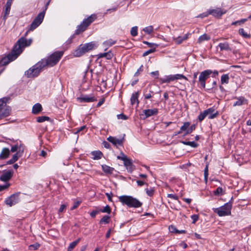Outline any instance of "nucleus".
Returning a JSON list of instances; mask_svg holds the SVG:
<instances>
[{
	"label": "nucleus",
	"instance_id": "obj_1",
	"mask_svg": "<svg viewBox=\"0 0 251 251\" xmlns=\"http://www.w3.org/2000/svg\"><path fill=\"white\" fill-rule=\"evenodd\" d=\"M96 18L97 16L95 14H92L87 18L84 19L82 23L79 25H77L75 33L68 39L66 41V44H71L72 42V40L74 38L75 35H78L86 30L87 27L95 21Z\"/></svg>",
	"mask_w": 251,
	"mask_h": 251
},
{
	"label": "nucleus",
	"instance_id": "obj_2",
	"mask_svg": "<svg viewBox=\"0 0 251 251\" xmlns=\"http://www.w3.org/2000/svg\"><path fill=\"white\" fill-rule=\"evenodd\" d=\"M63 51H56L50 54L47 58L42 59L41 61L44 67H53L56 65L63 55Z\"/></svg>",
	"mask_w": 251,
	"mask_h": 251
},
{
	"label": "nucleus",
	"instance_id": "obj_3",
	"mask_svg": "<svg viewBox=\"0 0 251 251\" xmlns=\"http://www.w3.org/2000/svg\"><path fill=\"white\" fill-rule=\"evenodd\" d=\"M32 42L31 39L27 40L25 37H22L14 45L12 50L19 56L23 51L25 47L29 46Z\"/></svg>",
	"mask_w": 251,
	"mask_h": 251
},
{
	"label": "nucleus",
	"instance_id": "obj_4",
	"mask_svg": "<svg viewBox=\"0 0 251 251\" xmlns=\"http://www.w3.org/2000/svg\"><path fill=\"white\" fill-rule=\"evenodd\" d=\"M119 200L123 205H126L130 208H139L143 204L142 202L131 196L123 195L119 197Z\"/></svg>",
	"mask_w": 251,
	"mask_h": 251
},
{
	"label": "nucleus",
	"instance_id": "obj_5",
	"mask_svg": "<svg viewBox=\"0 0 251 251\" xmlns=\"http://www.w3.org/2000/svg\"><path fill=\"white\" fill-rule=\"evenodd\" d=\"M50 1V0H49L46 4V8L45 10L47 9V8L49 5ZM45 11H43L38 14V15L35 17V18L33 20L31 24L30 25L28 30L25 33V36H26V35L27 34V32L29 31H32L34 30L42 23L45 17Z\"/></svg>",
	"mask_w": 251,
	"mask_h": 251
},
{
	"label": "nucleus",
	"instance_id": "obj_6",
	"mask_svg": "<svg viewBox=\"0 0 251 251\" xmlns=\"http://www.w3.org/2000/svg\"><path fill=\"white\" fill-rule=\"evenodd\" d=\"M9 98L3 97L0 99V120L9 116L11 112V108L6 105V103Z\"/></svg>",
	"mask_w": 251,
	"mask_h": 251
},
{
	"label": "nucleus",
	"instance_id": "obj_7",
	"mask_svg": "<svg viewBox=\"0 0 251 251\" xmlns=\"http://www.w3.org/2000/svg\"><path fill=\"white\" fill-rule=\"evenodd\" d=\"M41 61L25 72V75L28 78L37 77L44 68Z\"/></svg>",
	"mask_w": 251,
	"mask_h": 251
},
{
	"label": "nucleus",
	"instance_id": "obj_8",
	"mask_svg": "<svg viewBox=\"0 0 251 251\" xmlns=\"http://www.w3.org/2000/svg\"><path fill=\"white\" fill-rule=\"evenodd\" d=\"M232 202L229 201L219 208H213V212L220 217L229 215L231 214Z\"/></svg>",
	"mask_w": 251,
	"mask_h": 251
},
{
	"label": "nucleus",
	"instance_id": "obj_9",
	"mask_svg": "<svg viewBox=\"0 0 251 251\" xmlns=\"http://www.w3.org/2000/svg\"><path fill=\"white\" fill-rule=\"evenodd\" d=\"M213 73V76H215L218 75V72L216 70L212 72L211 70H206L200 73L199 77V82L201 85V86L203 88H205V81L209 77L210 75Z\"/></svg>",
	"mask_w": 251,
	"mask_h": 251
},
{
	"label": "nucleus",
	"instance_id": "obj_10",
	"mask_svg": "<svg viewBox=\"0 0 251 251\" xmlns=\"http://www.w3.org/2000/svg\"><path fill=\"white\" fill-rule=\"evenodd\" d=\"M18 57V56L15 53V51L11 50V52L6 56L1 58L0 60V65L1 66L6 65L10 62L15 60Z\"/></svg>",
	"mask_w": 251,
	"mask_h": 251
},
{
	"label": "nucleus",
	"instance_id": "obj_11",
	"mask_svg": "<svg viewBox=\"0 0 251 251\" xmlns=\"http://www.w3.org/2000/svg\"><path fill=\"white\" fill-rule=\"evenodd\" d=\"M20 192H17L10 195L5 200L4 203L10 207L16 204L20 201Z\"/></svg>",
	"mask_w": 251,
	"mask_h": 251
},
{
	"label": "nucleus",
	"instance_id": "obj_12",
	"mask_svg": "<svg viewBox=\"0 0 251 251\" xmlns=\"http://www.w3.org/2000/svg\"><path fill=\"white\" fill-rule=\"evenodd\" d=\"M160 91L157 92H154L151 88V87L150 85H148L144 90H143V97L144 100H150L152 98L154 95L156 94L160 93Z\"/></svg>",
	"mask_w": 251,
	"mask_h": 251
},
{
	"label": "nucleus",
	"instance_id": "obj_13",
	"mask_svg": "<svg viewBox=\"0 0 251 251\" xmlns=\"http://www.w3.org/2000/svg\"><path fill=\"white\" fill-rule=\"evenodd\" d=\"M13 176L12 170H4L0 176V180L3 182H7L11 179Z\"/></svg>",
	"mask_w": 251,
	"mask_h": 251
},
{
	"label": "nucleus",
	"instance_id": "obj_14",
	"mask_svg": "<svg viewBox=\"0 0 251 251\" xmlns=\"http://www.w3.org/2000/svg\"><path fill=\"white\" fill-rule=\"evenodd\" d=\"M79 46L82 49L84 54L92 50L97 47L96 44L95 42H91L88 43L81 44Z\"/></svg>",
	"mask_w": 251,
	"mask_h": 251
},
{
	"label": "nucleus",
	"instance_id": "obj_15",
	"mask_svg": "<svg viewBox=\"0 0 251 251\" xmlns=\"http://www.w3.org/2000/svg\"><path fill=\"white\" fill-rule=\"evenodd\" d=\"M209 14L212 15L215 17H221L223 14L226 13V11L222 9L221 8H216L215 9H208Z\"/></svg>",
	"mask_w": 251,
	"mask_h": 251
},
{
	"label": "nucleus",
	"instance_id": "obj_16",
	"mask_svg": "<svg viewBox=\"0 0 251 251\" xmlns=\"http://www.w3.org/2000/svg\"><path fill=\"white\" fill-rule=\"evenodd\" d=\"M204 112L206 116H208L209 119H214L219 115L218 111H215V109L214 107L209 108L204 110Z\"/></svg>",
	"mask_w": 251,
	"mask_h": 251
},
{
	"label": "nucleus",
	"instance_id": "obj_17",
	"mask_svg": "<svg viewBox=\"0 0 251 251\" xmlns=\"http://www.w3.org/2000/svg\"><path fill=\"white\" fill-rule=\"evenodd\" d=\"M143 113L141 115L144 116L143 119H145L151 116L156 115L158 113V110L157 108L145 109L143 111Z\"/></svg>",
	"mask_w": 251,
	"mask_h": 251
},
{
	"label": "nucleus",
	"instance_id": "obj_18",
	"mask_svg": "<svg viewBox=\"0 0 251 251\" xmlns=\"http://www.w3.org/2000/svg\"><path fill=\"white\" fill-rule=\"evenodd\" d=\"M107 140L111 143L113 145L117 146H123L125 141V138L123 137L122 139H118L115 137L110 136L107 138Z\"/></svg>",
	"mask_w": 251,
	"mask_h": 251
},
{
	"label": "nucleus",
	"instance_id": "obj_19",
	"mask_svg": "<svg viewBox=\"0 0 251 251\" xmlns=\"http://www.w3.org/2000/svg\"><path fill=\"white\" fill-rule=\"evenodd\" d=\"M77 100L80 102H91L97 100L95 97H90L88 95H83L78 97Z\"/></svg>",
	"mask_w": 251,
	"mask_h": 251
},
{
	"label": "nucleus",
	"instance_id": "obj_20",
	"mask_svg": "<svg viewBox=\"0 0 251 251\" xmlns=\"http://www.w3.org/2000/svg\"><path fill=\"white\" fill-rule=\"evenodd\" d=\"M25 147L23 145H20L19 147L18 151L14 154L12 157V159L15 162L17 161L19 158L21 157L24 152Z\"/></svg>",
	"mask_w": 251,
	"mask_h": 251
},
{
	"label": "nucleus",
	"instance_id": "obj_21",
	"mask_svg": "<svg viewBox=\"0 0 251 251\" xmlns=\"http://www.w3.org/2000/svg\"><path fill=\"white\" fill-rule=\"evenodd\" d=\"M219 48L220 51H231L232 48H231L229 44L227 42H224L220 43L217 46Z\"/></svg>",
	"mask_w": 251,
	"mask_h": 251
},
{
	"label": "nucleus",
	"instance_id": "obj_22",
	"mask_svg": "<svg viewBox=\"0 0 251 251\" xmlns=\"http://www.w3.org/2000/svg\"><path fill=\"white\" fill-rule=\"evenodd\" d=\"M190 33L185 34L183 36H178L176 38H174V41L176 44L179 45L181 44L183 41L187 40Z\"/></svg>",
	"mask_w": 251,
	"mask_h": 251
},
{
	"label": "nucleus",
	"instance_id": "obj_23",
	"mask_svg": "<svg viewBox=\"0 0 251 251\" xmlns=\"http://www.w3.org/2000/svg\"><path fill=\"white\" fill-rule=\"evenodd\" d=\"M160 80L162 83H168L175 80V76L174 75H166L164 77L161 78Z\"/></svg>",
	"mask_w": 251,
	"mask_h": 251
},
{
	"label": "nucleus",
	"instance_id": "obj_24",
	"mask_svg": "<svg viewBox=\"0 0 251 251\" xmlns=\"http://www.w3.org/2000/svg\"><path fill=\"white\" fill-rule=\"evenodd\" d=\"M235 99L237 100L233 103V106H241L247 103V100L244 97H235Z\"/></svg>",
	"mask_w": 251,
	"mask_h": 251
},
{
	"label": "nucleus",
	"instance_id": "obj_25",
	"mask_svg": "<svg viewBox=\"0 0 251 251\" xmlns=\"http://www.w3.org/2000/svg\"><path fill=\"white\" fill-rule=\"evenodd\" d=\"M10 154V150L7 148H4L0 154V159H5L8 157Z\"/></svg>",
	"mask_w": 251,
	"mask_h": 251
},
{
	"label": "nucleus",
	"instance_id": "obj_26",
	"mask_svg": "<svg viewBox=\"0 0 251 251\" xmlns=\"http://www.w3.org/2000/svg\"><path fill=\"white\" fill-rule=\"evenodd\" d=\"M98 58L105 57L107 59H111L113 56V54L111 51H109L107 52L100 53L98 54Z\"/></svg>",
	"mask_w": 251,
	"mask_h": 251
},
{
	"label": "nucleus",
	"instance_id": "obj_27",
	"mask_svg": "<svg viewBox=\"0 0 251 251\" xmlns=\"http://www.w3.org/2000/svg\"><path fill=\"white\" fill-rule=\"evenodd\" d=\"M125 166L130 172L133 170V164L131 160L128 159L127 157L124 161Z\"/></svg>",
	"mask_w": 251,
	"mask_h": 251
},
{
	"label": "nucleus",
	"instance_id": "obj_28",
	"mask_svg": "<svg viewBox=\"0 0 251 251\" xmlns=\"http://www.w3.org/2000/svg\"><path fill=\"white\" fill-rule=\"evenodd\" d=\"M42 110V106L39 103L34 104L32 107V113L34 114H38Z\"/></svg>",
	"mask_w": 251,
	"mask_h": 251
},
{
	"label": "nucleus",
	"instance_id": "obj_29",
	"mask_svg": "<svg viewBox=\"0 0 251 251\" xmlns=\"http://www.w3.org/2000/svg\"><path fill=\"white\" fill-rule=\"evenodd\" d=\"M139 95V92L138 91L135 92L132 94L130 98V102L132 105H133L135 102H137V104L139 103L138 100V97Z\"/></svg>",
	"mask_w": 251,
	"mask_h": 251
},
{
	"label": "nucleus",
	"instance_id": "obj_30",
	"mask_svg": "<svg viewBox=\"0 0 251 251\" xmlns=\"http://www.w3.org/2000/svg\"><path fill=\"white\" fill-rule=\"evenodd\" d=\"M84 54L82 49L79 46L73 52V55L75 57H79Z\"/></svg>",
	"mask_w": 251,
	"mask_h": 251
},
{
	"label": "nucleus",
	"instance_id": "obj_31",
	"mask_svg": "<svg viewBox=\"0 0 251 251\" xmlns=\"http://www.w3.org/2000/svg\"><path fill=\"white\" fill-rule=\"evenodd\" d=\"M101 167L102 171L106 174H111L113 173L114 170L113 168L108 166L106 165H103Z\"/></svg>",
	"mask_w": 251,
	"mask_h": 251
},
{
	"label": "nucleus",
	"instance_id": "obj_32",
	"mask_svg": "<svg viewBox=\"0 0 251 251\" xmlns=\"http://www.w3.org/2000/svg\"><path fill=\"white\" fill-rule=\"evenodd\" d=\"M210 39V36L208 35L207 34L205 33L201 36L198 39V43L199 44H201L203 42L205 41H208Z\"/></svg>",
	"mask_w": 251,
	"mask_h": 251
},
{
	"label": "nucleus",
	"instance_id": "obj_33",
	"mask_svg": "<svg viewBox=\"0 0 251 251\" xmlns=\"http://www.w3.org/2000/svg\"><path fill=\"white\" fill-rule=\"evenodd\" d=\"M92 154L93 155V158L94 160L100 159L103 155L102 153L100 151H93L92 152Z\"/></svg>",
	"mask_w": 251,
	"mask_h": 251
},
{
	"label": "nucleus",
	"instance_id": "obj_34",
	"mask_svg": "<svg viewBox=\"0 0 251 251\" xmlns=\"http://www.w3.org/2000/svg\"><path fill=\"white\" fill-rule=\"evenodd\" d=\"M80 241V238H78L75 241H74L71 243L68 248L67 251H72L73 249L75 247V246L77 245V244Z\"/></svg>",
	"mask_w": 251,
	"mask_h": 251
},
{
	"label": "nucleus",
	"instance_id": "obj_35",
	"mask_svg": "<svg viewBox=\"0 0 251 251\" xmlns=\"http://www.w3.org/2000/svg\"><path fill=\"white\" fill-rule=\"evenodd\" d=\"M180 142L185 145H188L190 146L193 148H197L198 147L199 144L197 143H196L194 141H181Z\"/></svg>",
	"mask_w": 251,
	"mask_h": 251
},
{
	"label": "nucleus",
	"instance_id": "obj_36",
	"mask_svg": "<svg viewBox=\"0 0 251 251\" xmlns=\"http://www.w3.org/2000/svg\"><path fill=\"white\" fill-rule=\"evenodd\" d=\"M110 220V216L109 215H104L99 222L100 224H107L109 223Z\"/></svg>",
	"mask_w": 251,
	"mask_h": 251
},
{
	"label": "nucleus",
	"instance_id": "obj_37",
	"mask_svg": "<svg viewBox=\"0 0 251 251\" xmlns=\"http://www.w3.org/2000/svg\"><path fill=\"white\" fill-rule=\"evenodd\" d=\"M229 75L228 74H224L222 75L221 78V82L222 84H228L229 82Z\"/></svg>",
	"mask_w": 251,
	"mask_h": 251
},
{
	"label": "nucleus",
	"instance_id": "obj_38",
	"mask_svg": "<svg viewBox=\"0 0 251 251\" xmlns=\"http://www.w3.org/2000/svg\"><path fill=\"white\" fill-rule=\"evenodd\" d=\"M46 121H51V119L46 116H39L36 118V121L38 123H43Z\"/></svg>",
	"mask_w": 251,
	"mask_h": 251
},
{
	"label": "nucleus",
	"instance_id": "obj_39",
	"mask_svg": "<svg viewBox=\"0 0 251 251\" xmlns=\"http://www.w3.org/2000/svg\"><path fill=\"white\" fill-rule=\"evenodd\" d=\"M116 43V41H114L111 39H110L103 42V45L106 47L112 46Z\"/></svg>",
	"mask_w": 251,
	"mask_h": 251
},
{
	"label": "nucleus",
	"instance_id": "obj_40",
	"mask_svg": "<svg viewBox=\"0 0 251 251\" xmlns=\"http://www.w3.org/2000/svg\"><path fill=\"white\" fill-rule=\"evenodd\" d=\"M239 34L245 38H250L251 37L250 34L246 32L243 28H240L239 29Z\"/></svg>",
	"mask_w": 251,
	"mask_h": 251
},
{
	"label": "nucleus",
	"instance_id": "obj_41",
	"mask_svg": "<svg viewBox=\"0 0 251 251\" xmlns=\"http://www.w3.org/2000/svg\"><path fill=\"white\" fill-rule=\"evenodd\" d=\"M99 211L100 212H101L102 213L110 214L111 212V209L108 205H107L103 209H100Z\"/></svg>",
	"mask_w": 251,
	"mask_h": 251
},
{
	"label": "nucleus",
	"instance_id": "obj_42",
	"mask_svg": "<svg viewBox=\"0 0 251 251\" xmlns=\"http://www.w3.org/2000/svg\"><path fill=\"white\" fill-rule=\"evenodd\" d=\"M196 127V126L195 124H193L191 126H189V127L188 128V130H187V131L185 133L184 135H186L191 133L194 130H195Z\"/></svg>",
	"mask_w": 251,
	"mask_h": 251
},
{
	"label": "nucleus",
	"instance_id": "obj_43",
	"mask_svg": "<svg viewBox=\"0 0 251 251\" xmlns=\"http://www.w3.org/2000/svg\"><path fill=\"white\" fill-rule=\"evenodd\" d=\"M208 166L206 165L204 170V177L205 183H207L208 181Z\"/></svg>",
	"mask_w": 251,
	"mask_h": 251
},
{
	"label": "nucleus",
	"instance_id": "obj_44",
	"mask_svg": "<svg viewBox=\"0 0 251 251\" xmlns=\"http://www.w3.org/2000/svg\"><path fill=\"white\" fill-rule=\"evenodd\" d=\"M130 34L133 37L137 36L138 34V27L136 26L132 27L130 30Z\"/></svg>",
	"mask_w": 251,
	"mask_h": 251
},
{
	"label": "nucleus",
	"instance_id": "obj_45",
	"mask_svg": "<svg viewBox=\"0 0 251 251\" xmlns=\"http://www.w3.org/2000/svg\"><path fill=\"white\" fill-rule=\"evenodd\" d=\"M190 126V123L187 122H185L183 126H182L180 127L181 130H183L184 131H185V132L187 131V130H188V127Z\"/></svg>",
	"mask_w": 251,
	"mask_h": 251
},
{
	"label": "nucleus",
	"instance_id": "obj_46",
	"mask_svg": "<svg viewBox=\"0 0 251 251\" xmlns=\"http://www.w3.org/2000/svg\"><path fill=\"white\" fill-rule=\"evenodd\" d=\"M11 7L5 6V10H4V13L3 15V19L5 20L8 17L10 11Z\"/></svg>",
	"mask_w": 251,
	"mask_h": 251
},
{
	"label": "nucleus",
	"instance_id": "obj_47",
	"mask_svg": "<svg viewBox=\"0 0 251 251\" xmlns=\"http://www.w3.org/2000/svg\"><path fill=\"white\" fill-rule=\"evenodd\" d=\"M153 28L152 25L146 27L143 29V31L149 34H151L153 31Z\"/></svg>",
	"mask_w": 251,
	"mask_h": 251
},
{
	"label": "nucleus",
	"instance_id": "obj_48",
	"mask_svg": "<svg viewBox=\"0 0 251 251\" xmlns=\"http://www.w3.org/2000/svg\"><path fill=\"white\" fill-rule=\"evenodd\" d=\"M143 43L144 44L147 45L149 47L151 48H156L158 47V45H157L156 44L152 43H150V42H149L148 41H144L143 42Z\"/></svg>",
	"mask_w": 251,
	"mask_h": 251
},
{
	"label": "nucleus",
	"instance_id": "obj_49",
	"mask_svg": "<svg viewBox=\"0 0 251 251\" xmlns=\"http://www.w3.org/2000/svg\"><path fill=\"white\" fill-rule=\"evenodd\" d=\"M205 113L204 111L202 112H201L199 115L198 116V119L200 122H201L206 117Z\"/></svg>",
	"mask_w": 251,
	"mask_h": 251
},
{
	"label": "nucleus",
	"instance_id": "obj_50",
	"mask_svg": "<svg viewBox=\"0 0 251 251\" xmlns=\"http://www.w3.org/2000/svg\"><path fill=\"white\" fill-rule=\"evenodd\" d=\"M146 191L147 194L150 197H152L154 193V190L153 188H150V189L146 188Z\"/></svg>",
	"mask_w": 251,
	"mask_h": 251
},
{
	"label": "nucleus",
	"instance_id": "obj_51",
	"mask_svg": "<svg viewBox=\"0 0 251 251\" xmlns=\"http://www.w3.org/2000/svg\"><path fill=\"white\" fill-rule=\"evenodd\" d=\"M155 50H156L155 48H151V49H150V50H147L146 51H145V52H144V53L143 54V56H144V57L146 56L150 53L154 52L155 51Z\"/></svg>",
	"mask_w": 251,
	"mask_h": 251
},
{
	"label": "nucleus",
	"instance_id": "obj_52",
	"mask_svg": "<svg viewBox=\"0 0 251 251\" xmlns=\"http://www.w3.org/2000/svg\"><path fill=\"white\" fill-rule=\"evenodd\" d=\"M223 188L221 187H218L214 192V194L216 196L221 195L223 194Z\"/></svg>",
	"mask_w": 251,
	"mask_h": 251
},
{
	"label": "nucleus",
	"instance_id": "obj_53",
	"mask_svg": "<svg viewBox=\"0 0 251 251\" xmlns=\"http://www.w3.org/2000/svg\"><path fill=\"white\" fill-rule=\"evenodd\" d=\"M174 75L175 76V80L180 79H182V78L184 79L185 80H188L187 77H186L183 75L176 74V75Z\"/></svg>",
	"mask_w": 251,
	"mask_h": 251
},
{
	"label": "nucleus",
	"instance_id": "obj_54",
	"mask_svg": "<svg viewBox=\"0 0 251 251\" xmlns=\"http://www.w3.org/2000/svg\"><path fill=\"white\" fill-rule=\"evenodd\" d=\"M248 21V19H242L240 20L237 21L235 22H234L232 23V25H236L237 24L241 25L243 24H244L245 22H247Z\"/></svg>",
	"mask_w": 251,
	"mask_h": 251
},
{
	"label": "nucleus",
	"instance_id": "obj_55",
	"mask_svg": "<svg viewBox=\"0 0 251 251\" xmlns=\"http://www.w3.org/2000/svg\"><path fill=\"white\" fill-rule=\"evenodd\" d=\"M40 247V244L38 243H35L32 245H30L29 246L28 248L29 250H37Z\"/></svg>",
	"mask_w": 251,
	"mask_h": 251
},
{
	"label": "nucleus",
	"instance_id": "obj_56",
	"mask_svg": "<svg viewBox=\"0 0 251 251\" xmlns=\"http://www.w3.org/2000/svg\"><path fill=\"white\" fill-rule=\"evenodd\" d=\"M11 185L10 183H7L4 185H0V192L8 188Z\"/></svg>",
	"mask_w": 251,
	"mask_h": 251
},
{
	"label": "nucleus",
	"instance_id": "obj_57",
	"mask_svg": "<svg viewBox=\"0 0 251 251\" xmlns=\"http://www.w3.org/2000/svg\"><path fill=\"white\" fill-rule=\"evenodd\" d=\"M169 229L170 232L172 233H176L177 231V229H176V227L173 225L169 226Z\"/></svg>",
	"mask_w": 251,
	"mask_h": 251
},
{
	"label": "nucleus",
	"instance_id": "obj_58",
	"mask_svg": "<svg viewBox=\"0 0 251 251\" xmlns=\"http://www.w3.org/2000/svg\"><path fill=\"white\" fill-rule=\"evenodd\" d=\"M143 65H141L140 68L137 70V72L134 74V76L136 77L138 76L141 72L143 71Z\"/></svg>",
	"mask_w": 251,
	"mask_h": 251
},
{
	"label": "nucleus",
	"instance_id": "obj_59",
	"mask_svg": "<svg viewBox=\"0 0 251 251\" xmlns=\"http://www.w3.org/2000/svg\"><path fill=\"white\" fill-rule=\"evenodd\" d=\"M81 202V201H76L73 204V207L71 208V210H73L76 209V208H77Z\"/></svg>",
	"mask_w": 251,
	"mask_h": 251
},
{
	"label": "nucleus",
	"instance_id": "obj_60",
	"mask_svg": "<svg viewBox=\"0 0 251 251\" xmlns=\"http://www.w3.org/2000/svg\"><path fill=\"white\" fill-rule=\"evenodd\" d=\"M19 146H18L17 145L12 146L11 147L10 151H11L12 152H15L16 151L17 152L19 150Z\"/></svg>",
	"mask_w": 251,
	"mask_h": 251
},
{
	"label": "nucleus",
	"instance_id": "obj_61",
	"mask_svg": "<svg viewBox=\"0 0 251 251\" xmlns=\"http://www.w3.org/2000/svg\"><path fill=\"white\" fill-rule=\"evenodd\" d=\"M117 118L118 119H122V120H127L128 117L127 116H126V115L122 113V114H118L117 115Z\"/></svg>",
	"mask_w": 251,
	"mask_h": 251
},
{
	"label": "nucleus",
	"instance_id": "obj_62",
	"mask_svg": "<svg viewBox=\"0 0 251 251\" xmlns=\"http://www.w3.org/2000/svg\"><path fill=\"white\" fill-rule=\"evenodd\" d=\"M209 15H210L209 14V11L208 10L205 12H204L203 13H201V14H200L198 17H200V18H204V17H207Z\"/></svg>",
	"mask_w": 251,
	"mask_h": 251
},
{
	"label": "nucleus",
	"instance_id": "obj_63",
	"mask_svg": "<svg viewBox=\"0 0 251 251\" xmlns=\"http://www.w3.org/2000/svg\"><path fill=\"white\" fill-rule=\"evenodd\" d=\"M191 217L193 220V223H196L199 219V216L196 214L192 215Z\"/></svg>",
	"mask_w": 251,
	"mask_h": 251
},
{
	"label": "nucleus",
	"instance_id": "obj_64",
	"mask_svg": "<svg viewBox=\"0 0 251 251\" xmlns=\"http://www.w3.org/2000/svg\"><path fill=\"white\" fill-rule=\"evenodd\" d=\"M100 212L99 210H93L90 214L91 217L93 218H95L96 215Z\"/></svg>",
	"mask_w": 251,
	"mask_h": 251
}]
</instances>
